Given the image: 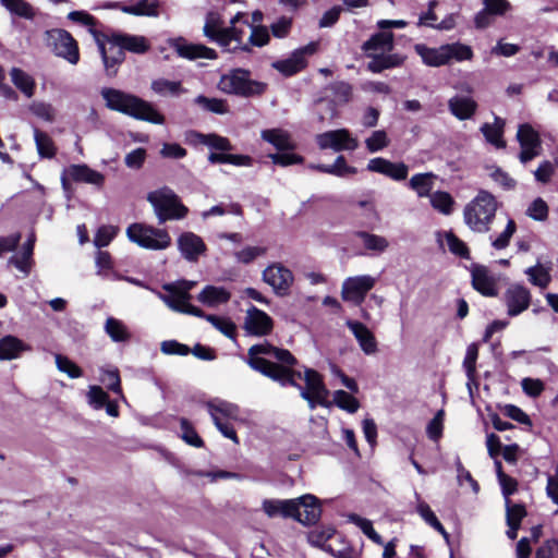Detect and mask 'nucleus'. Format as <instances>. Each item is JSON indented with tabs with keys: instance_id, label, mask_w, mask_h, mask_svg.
I'll list each match as a JSON object with an SVG mask.
<instances>
[{
	"instance_id": "f257e3e1",
	"label": "nucleus",
	"mask_w": 558,
	"mask_h": 558,
	"mask_svg": "<svg viewBox=\"0 0 558 558\" xmlns=\"http://www.w3.org/2000/svg\"><path fill=\"white\" fill-rule=\"evenodd\" d=\"M246 363L252 369L281 386L295 385V378H302L301 372L293 369L298 361L292 353L269 342L252 345L247 351Z\"/></svg>"
},
{
	"instance_id": "f03ea898",
	"label": "nucleus",
	"mask_w": 558,
	"mask_h": 558,
	"mask_svg": "<svg viewBox=\"0 0 558 558\" xmlns=\"http://www.w3.org/2000/svg\"><path fill=\"white\" fill-rule=\"evenodd\" d=\"M101 96L106 106L113 111L154 124H163L165 122V117L150 102L135 95L116 88H102Z\"/></svg>"
},
{
	"instance_id": "7ed1b4c3",
	"label": "nucleus",
	"mask_w": 558,
	"mask_h": 558,
	"mask_svg": "<svg viewBox=\"0 0 558 558\" xmlns=\"http://www.w3.org/2000/svg\"><path fill=\"white\" fill-rule=\"evenodd\" d=\"M497 209L498 203L495 196L487 191L481 190L464 207V222L474 232H488Z\"/></svg>"
},
{
	"instance_id": "20e7f679",
	"label": "nucleus",
	"mask_w": 558,
	"mask_h": 558,
	"mask_svg": "<svg viewBox=\"0 0 558 558\" xmlns=\"http://www.w3.org/2000/svg\"><path fill=\"white\" fill-rule=\"evenodd\" d=\"M147 201L153 206L159 225L168 220H181L189 214V208L181 202L174 191L168 186L149 192Z\"/></svg>"
},
{
	"instance_id": "39448f33",
	"label": "nucleus",
	"mask_w": 558,
	"mask_h": 558,
	"mask_svg": "<svg viewBox=\"0 0 558 558\" xmlns=\"http://www.w3.org/2000/svg\"><path fill=\"white\" fill-rule=\"evenodd\" d=\"M196 137L201 144L206 145L213 150L219 151H213L208 155V161L213 165L230 163L236 167H251L253 165V158L248 155L228 154V151L232 150L233 146L227 137L215 133H196Z\"/></svg>"
},
{
	"instance_id": "423d86ee",
	"label": "nucleus",
	"mask_w": 558,
	"mask_h": 558,
	"mask_svg": "<svg viewBox=\"0 0 558 558\" xmlns=\"http://www.w3.org/2000/svg\"><path fill=\"white\" fill-rule=\"evenodd\" d=\"M250 71L234 69L223 74L219 81V88L223 93L234 94L243 97L262 95L266 89V84L250 78Z\"/></svg>"
},
{
	"instance_id": "0eeeda50",
	"label": "nucleus",
	"mask_w": 558,
	"mask_h": 558,
	"mask_svg": "<svg viewBox=\"0 0 558 558\" xmlns=\"http://www.w3.org/2000/svg\"><path fill=\"white\" fill-rule=\"evenodd\" d=\"M126 235L130 241L146 250L161 251L171 244V238L167 230L144 223L129 226Z\"/></svg>"
},
{
	"instance_id": "6e6552de",
	"label": "nucleus",
	"mask_w": 558,
	"mask_h": 558,
	"mask_svg": "<svg viewBox=\"0 0 558 558\" xmlns=\"http://www.w3.org/2000/svg\"><path fill=\"white\" fill-rule=\"evenodd\" d=\"M44 41L57 57L66 60L73 65L78 63V45L68 31L62 28L48 29L44 34Z\"/></svg>"
},
{
	"instance_id": "1a4fd4ad",
	"label": "nucleus",
	"mask_w": 558,
	"mask_h": 558,
	"mask_svg": "<svg viewBox=\"0 0 558 558\" xmlns=\"http://www.w3.org/2000/svg\"><path fill=\"white\" fill-rule=\"evenodd\" d=\"M262 279L278 296H287L294 282L293 272L281 263L269 264L262 272Z\"/></svg>"
},
{
	"instance_id": "9d476101",
	"label": "nucleus",
	"mask_w": 558,
	"mask_h": 558,
	"mask_svg": "<svg viewBox=\"0 0 558 558\" xmlns=\"http://www.w3.org/2000/svg\"><path fill=\"white\" fill-rule=\"evenodd\" d=\"M376 284V278L369 275L347 278L341 287V296L354 305H361L368 291Z\"/></svg>"
},
{
	"instance_id": "9b49d317",
	"label": "nucleus",
	"mask_w": 558,
	"mask_h": 558,
	"mask_svg": "<svg viewBox=\"0 0 558 558\" xmlns=\"http://www.w3.org/2000/svg\"><path fill=\"white\" fill-rule=\"evenodd\" d=\"M318 44L310 43L306 46L294 50L291 56L284 60L275 61L271 65L286 76H291L306 66V57L317 51Z\"/></svg>"
},
{
	"instance_id": "f8f14e48",
	"label": "nucleus",
	"mask_w": 558,
	"mask_h": 558,
	"mask_svg": "<svg viewBox=\"0 0 558 558\" xmlns=\"http://www.w3.org/2000/svg\"><path fill=\"white\" fill-rule=\"evenodd\" d=\"M163 289L169 292V294L159 293V298L173 311L190 314L196 317H203L204 312L190 304L189 300L191 299L190 293L186 291H181L175 284L169 283L165 284Z\"/></svg>"
},
{
	"instance_id": "ddd939ff",
	"label": "nucleus",
	"mask_w": 558,
	"mask_h": 558,
	"mask_svg": "<svg viewBox=\"0 0 558 558\" xmlns=\"http://www.w3.org/2000/svg\"><path fill=\"white\" fill-rule=\"evenodd\" d=\"M316 143L320 149H333L335 151L354 150L359 146L356 138L352 137L347 129L327 131L316 136Z\"/></svg>"
},
{
	"instance_id": "4468645a",
	"label": "nucleus",
	"mask_w": 558,
	"mask_h": 558,
	"mask_svg": "<svg viewBox=\"0 0 558 558\" xmlns=\"http://www.w3.org/2000/svg\"><path fill=\"white\" fill-rule=\"evenodd\" d=\"M517 138L521 146L519 159L522 163H527L541 155L542 142L538 133L531 125H520Z\"/></svg>"
},
{
	"instance_id": "2eb2a0df",
	"label": "nucleus",
	"mask_w": 558,
	"mask_h": 558,
	"mask_svg": "<svg viewBox=\"0 0 558 558\" xmlns=\"http://www.w3.org/2000/svg\"><path fill=\"white\" fill-rule=\"evenodd\" d=\"M98 50L101 54V59L105 65V70L107 75L113 76L117 74L118 66L124 61L125 59V51L124 49L112 43L111 35L107 36L106 38L98 39L96 41Z\"/></svg>"
},
{
	"instance_id": "dca6fc26",
	"label": "nucleus",
	"mask_w": 558,
	"mask_h": 558,
	"mask_svg": "<svg viewBox=\"0 0 558 558\" xmlns=\"http://www.w3.org/2000/svg\"><path fill=\"white\" fill-rule=\"evenodd\" d=\"M274 327L272 318L264 311L251 306L246 311L243 328L247 335L263 337L271 332Z\"/></svg>"
},
{
	"instance_id": "f3484780",
	"label": "nucleus",
	"mask_w": 558,
	"mask_h": 558,
	"mask_svg": "<svg viewBox=\"0 0 558 558\" xmlns=\"http://www.w3.org/2000/svg\"><path fill=\"white\" fill-rule=\"evenodd\" d=\"M293 500L296 502L293 519L305 525L315 524L319 520L322 508L315 496L307 494Z\"/></svg>"
},
{
	"instance_id": "a211bd4d",
	"label": "nucleus",
	"mask_w": 558,
	"mask_h": 558,
	"mask_svg": "<svg viewBox=\"0 0 558 558\" xmlns=\"http://www.w3.org/2000/svg\"><path fill=\"white\" fill-rule=\"evenodd\" d=\"M170 46L175 50L179 57L187 60H215L218 57L214 49L202 44H191L183 37L171 39Z\"/></svg>"
},
{
	"instance_id": "6ab92c4d",
	"label": "nucleus",
	"mask_w": 558,
	"mask_h": 558,
	"mask_svg": "<svg viewBox=\"0 0 558 558\" xmlns=\"http://www.w3.org/2000/svg\"><path fill=\"white\" fill-rule=\"evenodd\" d=\"M505 302L509 316H518L529 308L531 293L522 284H511L505 292Z\"/></svg>"
},
{
	"instance_id": "aec40b11",
	"label": "nucleus",
	"mask_w": 558,
	"mask_h": 558,
	"mask_svg": "<svg viewBox=\"0 0 558 558\" xmlns=\"http://www.w3.org/2000/svg\"><path fill=\"white\" fill-rule=\"evenodd\" d=\"M367 170L384 174L396 181L404 180L409 172V168L405 163L391 162L381 157L371 159L367 163Z\"/></svg>"
},
{
	"instance_id": "412c9836",
	"label": "nucleus",
	"mask_w": 558,
	"mask_h": 558,
	"mask_svg": "<svg viewBox=\"0 0 558 558\" xmlns=\"http://www.w3.org/2000/svg\"><path fill=\"white\" fill-rule=\"evenodd\" d=\"M178 248L189 262H196L206 251L203 239L193 232H183L178 238Z\"/></svg>"
},
{
	"instance_id": "4be33fe9",
	"label": "nucleus",
	"mask_w": 558,
	"mask_h": 558,
	"mask_svg": "<svg viewBox=\"0 0 558 558\" xmlns=\"http://www.w3.org/2000/svg\"><path fill=\"white\" fill-rule=\"evenodd\" d=\"M112 43L121 46L124 51L135 54H144L150 49L149 40L142 35H132L126 33H112Z\"/></svg>"
},
{
	"instance_id": "5701e85b",
	"label": "nucleus",
	"mask_w": 558,
	"mask_h": 558,
	"mask_svg": "<svg viewBox=\"0 0 558 558\" xmlns=\"http://www.w3.org/2000/svg\"><path fill=\"white\" fill-rule=\"evenodd\" d=\"M345 325L354 335L360 348L365 354H374L377 351L376 339L373 332L364 324L349 319L345 322Z\"/></svg>"
},
{
	"instance_id": "b1692460",
	"label": "nucleus",
	"mask_w": 558,
	"mask_h": 558,
	"mask_svg": "<svg viewBox=\"0 0 558 558\" xmlns=\"http://www.w3.org/2000/svg\"><path fill=\"white\" fill-rule=\"evenodd\" d=\"M65 173L74 182L87 183L98 187L102 186L105 182L104 174L87 165H71L65 169Z\"/></svg>"
},
{
	"instance_id": "393cba45",
	"label": "nucleus",
	"mask_w": 558,
	"mask_h": 558,
	"mask_svg": "<svg viewBox=\"0 0 558 558\" xmlns=\"http://www.w3.org/2000/svg\"><path fill=\"white\" fill-rule=\"evenodd\" d=\"M472 286L485 296L497 295L496 280L484 266H474L472 269Z\"/></svg>"
},
{
	"instance_id": "a878e982",
	"label": "nucleus",
	"mask_w": 558,
	"mask_h": 558,
	"mask_svg": "<svg viewBox=\"0 0 558 558\" xmlns=\"http://www.w3.org/2000/svg\"><path fill=\"white\" fill-rule=\"evenodd\" d=\"M225 32L226 26H223L220 15L216 12L207 13L203 26L204 36L219 46H226Z\"/></svg>"
},
{
	"instance_id": "bb28decb",
	"label": "nucleus",
	"mask_w": 558,
	"mask_h": 558,
	"mask_svg": "<svg viewBox=\"0 0 558 558\" xmlns=\"http://www.w3.org/2000/svg\"><path fill=\"white\" fill-rule=\"evenodd\" d=\"M393 33L391 32H379L371 36L368 40H366L362 45V50L368 56L369 52L373 53H384L390 52L393 48Z\"/></svg>"
},
{
	"instance_id": "cd10ccee",
	"label": "nucleus",
	"mask_w": 558,
	"mask_h": 558,
	"mask_svg": "<svg viewBox=\"0 0 558 558\" xmlns=\"http://www.w3.org/2000/svg\"><path fill=\"white\" fill-rule=\"evenodd\" d=\"M206 407L213 421L215 417L238 420L240 416L239 405L226 400L213 399L206 403Z\"/></svg>"
},
{
	"instance_id": "c85d7f7f",
	"label": "nucleus",
	"mask_w": 558,
	"mask_h": 558,
	"mask_svg": "<svg viewBox=\"0 0 558 558\" xmlns=\"http://www.w3.org/2000/svg\"><path fill=\"white\" fill-rule=\"evenodd\" d=\"M245 36V28L243 26H228L226 27L225 38L226 46H221L226 51L236 52L244 51L251 52L250 46L243 43Z\"/></svg>"
},
{
	"instance_id": "c756f323",
	"label": "nucleus",
	"mask_w": 558,
	"mask_h": 558,
	"mask_svg": "<svg viewBox=\"0 0 558 558\" xmlns=\"http://www.w3.org/2000/svg\"><path fill=\"white\" fill-rule=\"evenodd\" d=\"M332 93V99L328 102L330 118L337 117L336 105H344L352 98V86L347 82H335L328 86Z\"/></svg>"
},
{
	"instance_id": "7c9ffc66",
	"label": "nucleus",
	"mask_w": 558,
	"mask_h": 558,
	"mask_svg": "<svg viewBox=\"0 0 558 558\" xmlns=\"http://www.w3.org/2000/svg\"><path fill=\"white\" fill-rule=\"evenodd\" d=\"M415 51L422 58L423 62L429 66H440L449 62L445 45L438 48H429L420 44L415 46Z\"/></svg>"
},
{
	"instance_id": "2f4dec72",
	"label": "nucleus",
	"mask_w": 558,
	"mask_h": 558,
	"mask_svg": "<svg viewBox=\"0 0 558 558\" xmlns=\"http://www.w3.org/2000/svg\"><path fill=\"white\" fill-rule=\"evenodd\" d=\"M295 501L293 499H265L263 501V510L269 518L283 517L292 518L295 510Z\"/></svg>"
},
{
	"instance_id": "473e14b6",
	"label": "nucleus",
	"mask_w": 558,
	"mask_h": 558,
	"mask_svg": "<svg viewBox=\"0 0 558 558\" xmlns=\"http://www.w3.org/2000/svg\"><path fill=\"white\" fill-rule=\"evenodd\" d=\"M260 137L274 145L278 150H292L295 147L290 134L282 129L263 130Z\"/></svg>"
},
{
	"instance_id": "72a5a7b5",
	"label": "nucleus",
	"mask_w": 558,
	"mask_h": 558,
	"mask_svg": "<svg viewBox=\"0 0 558 558\" xmlns=\"http://www.w3.org/2000/svg\"><path fill=\"white\" fill-rule=\"evenodd\" d=\"M303 379L305 381L303 390H308L312 395H315L319 401H322L323 398H328L329 391L318 372L312 368H305Z\"/></svg>"
},
{
	"instance_id": "f704fd0d",
	"label": "nucleus",
	"mask_w": 558,
	"mask_h": 558,
	"mask_svg": "<svg viewBox=\"0 0 558 558\" xmlns=\"http://www.w3.org/2000/svg\"><path fill=\"white\" fill-rule=\"evenodd\" d=\"M451 113L460 120L470 119L476 109V102L470 97L456 96L448 102Z\"/></svg>"
},
{
	"instance_id": "c9c22d12",
	"label": "nucleus",
	"mask_w": 558,
	"mask_h": 558,
	"mask_svg": "<svg viewBox=\"0 0 558 558\" xmlns=\"http://www.w3.org/2000/svg\"><path fill=\"white\" fill-rule=\"evenodd\" d=\"M197 299L207 306H216L227 303L230 299V293L222 287L206 286Z\"/></svg>"
},
{
	"instance_id": "e433bc0d",
	"label": "nucleus",
	"mask_w": 558,
	"mask_h": 558,
	"mask_svg": "<svg viewBox=\"0 0 558 558\" xmlns=\"http://www.w3.org/2000/svg\"><path fill=\"white\" fill-rule=\"evenodd\" d=\"M104 330L113 342H128L131 339V332L125 324L114 317L106 319Z\"/></svg>"
},
{
	"instance_id": "4c0bfd02",
	"label": "nucleus",
	"mask_w": 558,
	"mask_h": 558,
	"mask_svg": "<svg viewBox=\"0 0 558 558\" xmlns=\"http://www.w3.org/2000/svg\"><path fill=\"white\" fill-rule=\"evenodd\" d=\"M27 347L16 337L5 336L0 339V360H14L17 359Z\"/></svg>"
},
{
	"instance_id": "58836bf2",
	"label": "nucleus",
	"mask_w": 558,
	"mask_h": 558,
	"mask_svg": "<svg viewBox=\"0 0 558 558\" xmlns=\"http://www.w3.org/2000/svg\"><path fill=\"white\" fill-rule=\"evenodd\" d=\"M68 19L74 23H78L87 27L94 40L106 38V34L97 29V20L86 11H72L68 14Z\"/></svg>"
},
{
	"instance_id": "ea45409f",
	"label": "nucleus",
	"mask_w": 558,
	"mask_h": 558,
	"mask_svg": "<svg viewBox=\"0 0 558 558\" xmlns=\"http://www.w3.org/2000/svg\"><path fill=\"white\" fill-rule=\"evenodd\" d=\"M310 168L338 177L356 173V169L348 166L343 156H338L332 165H311Z\"/></svg>"
},
{
	"instance_id": "a19ab883",
	"label": "nucleus",
	"mask_w": 558,
	"mask_h": 558,
	"mask_svg": "<svg viewBox=\"0 0 558 558\" xmlns=\"http://www.w3.org/2000/svg\"><path fill=\"white\" fill-rule=\"evenodd\" d=\"M335 529L331 526L315 529L307 534L308 543L315 547L323 548L333 556H337L332 548L329 545H326L327 541L335 535Z\"/></svg>"
},
{
	"instance_id": "79ce46f5",
	"label": "nucleus",
	"mask_w": 558,
	"mask_h": 558,
	"mask_svg": "<svg viewBox=\"0 0 558 558\" xmlns=\"http://www.w3.org/2000/svg\"><path fill=\"white\" fill-rule=\"evenodd\" d=\"M435 178L436 175L432 172L417 173L410 179L409 185L420 197L430 196L433 180Z\"/></svg>"
},
{
	"instance_id": "37998d69",
	"label": "nucleus",
	"mask_w": 558,
	"mask_h": 558,
	"mask_svg": "<svg viewBox=\"0 0 558 558\" xmlns=\"http://www.w3.org/2000/svg\"><path fill=\"white\" fill-rule=\"evenodd\" d=\"M36 148L41 158H52L56 155V146L52 138L45 132L34 129Z\"/></svg>"
},
{
	"instance_id": "c03bdc74",
	"label": "nucleus",
	"mask_w": 558,
	"mask_h": 558,
	"mask_svg": "<svg viewBox=\"0 0 558 558\" xmlns=\"http://www.w3.org/2000/svg\"><path fill=\"white\" fill-rule=\"evenodd\" d=\"M154 93L160 96H178L185 92L179 81H169L166 78L154 80L150 84Z\"/></svg>"
},
{
	"instance_id": "a18cd8bd",
	"label": "nucleus",
	"mask_w": 558,
	"mask_h": 558,
	"mask_svg": "<svg viewBox=\"0 0 558 558\" xmlns=\"http://www.w3.org/2000/svg\"><path fill=\"white\" fill-rule=\"evenodd\" d=\"M502 129H504V121L498 118H496V121L494 124L485 123L481 128L486 140L498 148H504L506 146V143L502 140V132H504Z\"/></svg>"
},
{
	"instance_id": "49530a36",
	"label": "nucleus",
	"mask_w": 558,
	"mask_h": 558,
	"mask_svg": "<svg viewBox=\"0 0 558 558\" xmlns=\"http://www.w3.org/2000/svg\"><path fill=\"white\" fill-rule=\"evenodd\" d=\"M356 236L362 240L364 247L368 251L383 253L389 246L388 240L381 235L359 231L356 232Z\"/></svg>"
},
{
	"instance_id": "de8ad7c7",
	"label": "nucleus",
	"mask_w": 558,
	"mask_h": 558,
	"mask_svg": "<svg viewBox=\"0 0 558 558\" xmlns=\"http://www.w3.org/2000/svg\"><path fill=\"white\" fill-rule=\"evenodd\" d=\"M33 252L31 243H24L22 251L19 255H14L9 259V263L14 265L24 275H28L33 265Z\"/></svg>"
},
{
	"instance_id": "09e8293b",
	"label": "nucleus",
	"mask_w": 558,
	"mask_h": 558,
	"mask_svg": "<svg viewBox=\"0 0 558 558\" xmlns=\"http://www.w3.org/2000/svg\"><path fill=\"white\" fill-rule=\"evenodd\" d=\"M243 24L251 29V34L247 39V45L250 47H264L269 43L270 35L268 27L264 25H250L247 21H244Z\"/></svg>"
},
{
	"instance_id": "8fccbe9b",
	"label": "nucleus",
	"mask_w": 558,
	"mask_h": 558,
	"mask_svg": "<svg viewBox=\"0 0 558 558\" xmlns=\"http://www.w3.org/2000/svg\"><path fill=\"white\" fill-rule=\"evenodd\" d=\"M202 318H205L207 322H209L216 329H218L226 337L232 340L235 339L236 326L230 318L219 317L216 315H207L205 313Z\"/></svg>"
},
{
	"instance_id": "3c124183",
	"label": "nucleus",
	"mask_w": 558,
	"mask_h": 558,
	"mask_svg": "<svg viewBox=\"0 0 558 558\" xmlns=\"http://www.w3.org/2000/svg\"><path fill=\"white\" fill-rule=\"evenodd\" d=\"M525 275L529 277V281L542 289H545L551 281V276L549 270L546 269L543 265L537 264L535 266L529 267L525 270Z\"/></svg>"
},
{
	"instance_id": "603ef678",
	"label": "nucleus",
	"mask_w": 558,
	"mask_h": 558,
	"mask_svg": "<svg viewBox=\"0 0 558 558\" xmlns=\"http://www.w3.org/2000/svg\"><path fill=\"white\" fill-rule=\"evenodd\" d=\"M478 356V348L475 343H471L465 353L463 367L468 377V388L471 390V384L475 380L476 361Z\"/></svg>"
},
{
	"instance_id": "864d4df0",
	"label": "nucleus",
	"mask_w": 558,
	"mask_h": 558,
	"mask_svg": "<svg viewBox=\"0 0 558 558\" xmlns=\"http://www.w3.org/2000/svg\"><path fill=\"white\" fill-rule=\"evenodd\" d=\"M417 513L422 519L436 531H438L446 539H448V533L446 532L442 524L439 522L430 507L425 501H418L416 507Z\"/></svg>"
},
{
	"instance_id": "5fc2aeb1",
	"label": "nucleus",
	"mask_w": 558,
	"mask_h": 558,
	"mask_svg": "<svg viewBox=\"0 0 558 558\" xmlns=\"http://www.w3.org/2000/svg\"><path fill=\"white\" fill-rule=\"evenodd\" d=\"M11 78L13 84L21 89L27 97L33 96L35 83L33 78L21 69L13 68L11 70Z\"/></svg>"
},
{
	"instance_id": "6e6d98bb",
	"label": "nucleus",
	"mask_w": 558,
	"mask_h": 558,
	"mask_svg": "<svg viewBox=\"0 0 558 558\" xmlns=\"http://www.w3.org/2000/svg\"><path fill=\"white\" fill-rule=\"evenodd\" d=\"M54 361L58 371L66 374L70 378H80L83 375L82 368L68 356L56 353Z\"/></svg>"
},
{
	"instance_id": "4d7b16f0",
	"label": "nucleus",
	"mask_w": 558,
	"mask_h": 558,
	"mask_svg": "<svg viewBox=\"0 0 558 558\" xmlns=\"http://www.w3.org/2000/svg\"><path fill=\"white\" fill-rule=\"evenodd\" d=\"M432 206L444 215H449L452 211L454 201L452 196L444 191H437L430 196Z\"/></svg>"
},
{
	"instance_id": "13d9d810",
	"label": "nucleus",
	"mask_w": 558,
	"mask_h": 558,
	"mask_svg": "<svg viewBox=\"0 0 558 558\" xmlns=\"http://www.w3.org/2000/svg\"><path fill=\"white\" fill-rule=\"evenodd\" d=\"M333 403L349 413H355L360 408L357 399L344 390L335 391Z\"/></svg>"
},
{
	"instance_id": "bf43d9fd",
	"label": "nucleus",
	"mask_w": 558,
	"mask_h": 558,
	"mask_svg": "<svg viewBox=\"0 0 558 558\" xmlns=\"http://www.w3.org/2000/svg\"><path fill=\"white\" fill-rule=\"evenodd\" d=\"M515 230H517V225H515L514 220L508 219L505 230L499 235H497V236L490 235L492 246L498 251L506 248L509 245L510 240L513 236Z\"/></svg>"
},
{
	"instance_id": "052dcab7",
	"label": "nucleus",
	"mask_w": 558,
	"mask_h": 558,
	"mask_svg": "<svg viewBox=\"0 0 558 558\" xmlns=\"http://www.w3.org/2000/svg\"><path fill=\"white\" fill-rule=\"evenodd\" d=\"M1 4L5 7L11 13L25 19H33L34 11L29 3L24 0H0Z\"/></svg>"
},
{
	"instance_id": "680f3d73",
	"label": "nucleus",
	"mask_w": 558,
	"mask_h": 558,
	"mask_svg": "<svg viewBox=\"0 0 558 558\" xmlns=\"http://www.w3.org/2000/svg\"><path fill=\"white\" fill-rule=\"evenodd\" d=\"M445 46L448 54V61L452 59L457 61L471 60L473 57V51L470 46L460 43L447 44Z\"/></svg>"
},
{
	"instance_id": "e2e57ef3",
	"label": "nucleus",
	"mask_w": 558,
	"mask_h": 558,
	"mask_svg": "<svg viewBox=\"0 0 558 558\" xmlns=\"http://www.w3.org/2000/svg\"><path fill=\"white\" fill-rule=\"evenodd\" d=\"M194 101L195 104L199 105L204 110L209 112L223 114L228 111L226 102L221 99L208 98L203 95H199L194 99Z\"/></svg>"
},
{
	"instance_id": "0e129e2a",
	"label": "nucleus",
	"mask_w": 558,
	"mask_h": 558,
	"mask_svg": "<svg viewBox=\"0 0 558 558\" xmlns=\"http://www.w3.org/2000/svg\"><path fill=\"white\" fill-rule=\"evenodd\" d=\"M109 400L108 393L99 386H89L87 391V402L95 410H100Z\"/></svg>"
},
{
	"instance_id": "69168bd1",
	"label": "nucleus",
	"mask_w": 558,
	"mask_h": 558,
	"mask_svg": "<svg viewBox=\"0 0 558 558\" xmlns=\"http://www.w3.org/2000/svg\"><path fill=\"white\" fill-rule=\"evenodd\" d=\"M29 110L33 114L44 121L53 122L56 119V109L50 104L44 101H34L29 106Z\"/></svg>"
},
{
	"instance_id": "338daca9",
	"label": "nucleus",
	"mask_w": 558,
	"mask_h": 558,
	"mask_svg": "<svg viewBox=\"0 0 558 558\" xmlns=\"http://www.w3.org/2000/svg\"><path fill=\"white\" fill-rule=\"evenodd\" d=\"M181 437L187 445L193 446L195 448L203 447V439L198 436L196 430L193 428V426L186 418L181 420Z\"/></svg>"
},
{
	"instance_id": "774afa93",
	"label": "nucleus",
	"mask_w": 558,
	"mask_h": 558,
	"mask_svg": "<svg viewBox=\"0 0 558 558\" xmlns=\"http://www.w3.org/2000/svg\"><path fill=\"white\" fill-rule=\"evenodd\" d=\"M366 148L369 153H376L389 145V140L385 131L379 130L372 133L365 141Z\"/></svg>"
}]
</instances>
